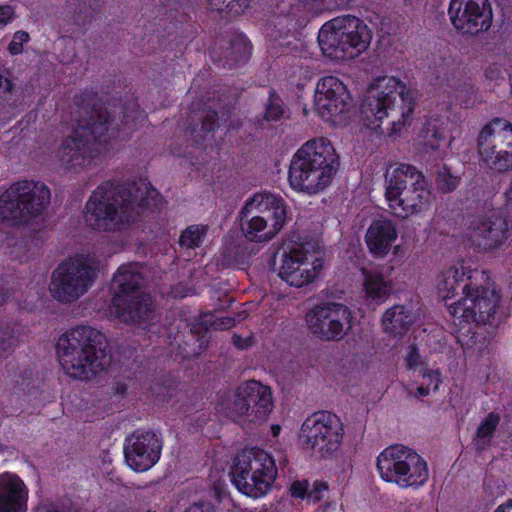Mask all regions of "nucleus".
<instances>
[{
	"instance_id": "f257e3e1",
	"label": "nucleus",
	"mask_w": 512,
	"mask_h": 512,
	"mask_svg": "<svg viewBox=\"0 0 512 512\" xmlns=\"http://www.w3.org/2000/svg\"><path fill=\"white\" fill-rule=\"evenodd\" d=\"M161 202L159 193L145 180L121 189L103 183L89 197L84 220L95 230L118 231L132 223L144 209L159 208Z\"/></svg>"
},
{
	"instance_id": "f03ea898",
	"label": "nucleus",
	"mask_w": 512,
	"mask_h": 512,
	"mask_svg": "<svg viewBox=\"0 0 512 512\" xmlns=\"http://www.w3.org/2000/svg\"><path fill=\"white\" fill-rule=\"evenodd\" d=\"M364 114L371 129L378 130L387 121L389 135L409 126L416 107V92L394 76L376 78L370 85Z\"/></svg>"
},
{
	"instance_id": "7ed1b4c3",
	"label": "nucleus",
	"mask_w": 512,
	"mask_h": 512,
	"mask_svg": "<svg viewBox=\"0 0 512 512\" xmlns=\"http://www.w3.org/2000/svg\"><path fill=\"white\" fill-rule=\"evenodd\" d=\"M56 354L63 371L79 380L91 379L110 362L104 334L87 325L63 333L57 340Z\"/></svg>"
},
{
	"instance_id": "20e7f679",
	"label": "nucleus",
	"mask_w": 512,
	"mask_h": 512,
	"mask_svg": "<svg viewBox=\"0 0 512 512\" xmlns=\"http://www.w3.org/2000/svg\"><path fill=\"white\" fill-rule=\"evenodd\" d=\"M339 167V156L332 142L317 137L305 142L293 155L289 167L292 189L315 195L327 189Z\"/></svg>"
},
{
	"instance_id": "39448f33",
	"label": "nucleus",
	"mask_w": 512,
	"mask_h": 512,
	"mask_svg": "<svg viewBox=\"0 0 512 512\" xmlns=\"http://www.w3.org/2000/svg\"><path fill=\"white\" fill-rule=\"evenodd\" d=\"M385 200L393 215L399 218L428 210L434 200L426 177L409 164L390 165L385 171Z\"/></svg>"
},
{
	"instance_id": "423d86ee",
	"label": "nucleus",
	"mask_w": 512,
	"mask_h": 512,
	"mask_svg": "<svg viewBox=\"0 0 512 512\" xmlns=\"http://www.w3.org/2000/svg\"><path fill=\"white\" fill-rule=\"evenodd\" d=\"M112 136L109 117L99 113L62 141L57 158L65 168L74 171L93 167L109 151Z\"/></svg>"
},
{
	"instance_id": "0eeeda50",
	"label": "nucleus",
	"mask_w": 512,
	"mask_h": 512,
	"mask_svg": "<svg viewBox=\"0 0 512 512\" xmlns=\"http://www.w3.org/2000/svg\"><path fill=\"white\" fill-rule=\"evenodd\" d=\"M372 35L364 20L347 14L326 21L319 29L317 40L326 58L342 63L367 51Z\"/></svg>"
},
{
	"instance_id": "6e6552de",
	"label": "nucleus",
	"mask_w": 512,
	"mask_h": 512,
	"mask_svg": "<svg viewBox=\"0 0 512 512\" xmlns=\"http://www.w3.org/2000/svg\"><path fill=\"white\" fill-rule=\"evenodd\" d=\"M287 220L284 200L271 193H256L240 211V231L248 242L266 243L276 237Z\"/></svg>"
},
{
	"instance_id": "1a4fd4ad",
	"label": "nucleus",
	"mask_w": 512,
	"mask_h": 512,
	"mask_svg": "<svg viewBox=\"0 0 512 512\" xmlns=\"http://www.w3.org/2000/svg\"><path fill=\"white\" fill-rule=\"evenodd\" d=\"M469 279L461 296L447 304V311L459 324L490 323L498 309L500 295L485 271L479 270Z\"/></svg>"
},
{
	"instance_id": "9d476101",
	"label": "nucleus",
	"mask_w": 512,
	"mask_h": 512,
	"mask_svg": "<svg viewBox=\"0 0 512 512\" xmlns=\"http://www.w3.org/2000/svg\"><path fill=\"white\" fill-rule=\"evenodd\" d=\"M141 275L137 264L118 268L111 283L113 299L107 309L110 317L125 323L145 321L152 312L149 295L140 291Z\"/></svg>"
},
{
	"instance_id": "9b49d317",
	"label": "nucleus",
	"mask_w": 512,
	"mask_h": 512,
	"mask_svg": "<svg viewBox=\"0 0 512 512\" xmlns=\"http://www.w3.org/2000/svg\"><path fill=\"white\" fill-rule=\"evenodd\" d=\"M101 260L95 252L79 253L63 261L53 271L49 291L62 303L78 300L91 288Z\"/></svg>"
},
{
	"instance_id": "f8f14e48",
	"label": "nucleus",
	"mask_w": 512,
	"mask_h": 512,
	"mask_svg": "<svg viewBox=\"0 0 512 512\" xmlns=\"http://www.w3.org/2000/svg\"><path fill=\"white\" fill-rule=\"evenodd\" d=\"M231 473L232 482L239 492L258 499L271 489L277 477V467L268 452L251 447L237 454Z\"/></svg>"
},
{
	"instance_id": "ddd939ff",
	"label": "nucleus",
	"mask_w": 512,
	"mask_h": 512,
	"mask_svg": "<svg viewBox=\"0 0 512 512\" xmlns=\"http://www.w3.org/2000/svg\"><path fill=\"white\" fill-rule=\"evenodd\" d=\"M376 468L387 483L399 488H420L429 479L427 462L413 449L404 445H391L378 456Z\"/></svg>"
},
{
	"instance_id": "4468645a",
	"label": "nucleus",
	"mask_w": 512,
	"mask_h": 512,
	"mask_svg": "<svg viewBox=\"0 0 512 512\" xmlns=\"http://www.w3.org/2000/svg\"><path fill=\"white\" fill-rule=\"evenodd\" d=\"M50 190L40 181L20 180L0 195V217L24 222L40 215L50 203Z\"/></svg>"
},
{
	"instance_id": "2eb2a0df",
	"label": "nucleus",
	"mask_w": 512,
	"mask_h": 512,
	"mask_svg": "<svg viewBox=\"0 0 512 512\" xmlns=\"http://www.w3.org/2000/svg\"><path fill=\"white\" fill-rule=\"evenodd\" d=\"M324 265V255L319 248L308 243H295L281 251L278 276L290 286L301 288L317 280Z\"/></svg>"
},
{
	"instance_id": "dca6fc26",
	"label": "nucleus",
	"mask_w": 512,
	"mask_h": 512,
	"mask_svg": "<svg viewBox=\"0 0 512 512\" xmlns=\"http://www.w3.org/2000/svg\"><path fill=\"white\" fill-rule=\"evenodd\" d=\"M353 108V95L343 79L336 75H325L318 79L314 91V109L325 122L333 126L344 125Z\"/></svg>"
},
{
	"instance_id": "f3484780",
	"label": "nucleus",
	"mask_w": 512,
	"mask_h": 512,
	"mask_svg": "<svg viewBox=\"0 0 512 512\" xmlns=\"http://www.w3.org/2000/svg\"><path fill=\"white\" fill-rule=\"evenodd\" d=\"M480 161L490 169L504 172L512 169V124L495 118L486 124L478 137Z\"/></svg>"
},
{
	"instance_id": "a211bd4d",
	"label": "nucleus",
	"mask_w": 512,
	"mask_h": 512,
	"mask_svg": "<svg viewBox=\"0 0 512 512\" xmlns=\"http://www.w3.org/2000/svg\"><path fill=\"white\" fill-rule=\"evenodd\" d=\"M344 436L340 418L330 412H316L302 424L300 440L307 448L322 457H328L339 450Z\"/></svg>"
},
{
	"instance_id": "6ab92c4d",
	"label": "nucleus",
	"mask_w": 512,
	"mask_h": 512,
	"mask_svg": "<svg viewBox=\"0 0 512 512\" xmlns=\"http://www.w3.org/2000/svg\"><path fill=\"white\" fill-rule=\"evenodd\" d=\"M305 321L309 331L322 341H339L352 328L351 309L338 302H325L312 307Z\"/></svg>"
},
{
	"instance_id": "aec40b11",
	"label": "nucleus",
	"mask_w": 512,
	"mask_h": 512,
	"mask_svg": "<svg viewBox=\"0 0 512 512\" xmlns=\"http://www.w3.org/2000/svg\"><path fill=\"white\" fill-rule=\"evenodd\" d=\"M228 408L235 421H263L273 409L271 388L255 380L245 382L237 388Z\"/></svg>"
},
{
	"instance_id": "412c9836",
	"label": "nucleus",
	"mask_w": 512,
	"mask_h": 512,
	"mask_svg": "<svg viewBox=\"0 0 512 512\" xmlns=\"http://www.w3.org/2000/svg\"><path fill=\"white\" fill-rule=\"evenodd\" d=\"M448 15L455 29L469 35L488 30L492 21L488 0H450Z\"/></svg>"
},
{
	"instance_id": "4be33fe9",
	"label": "nucleus",
	"mask_w": 512,
	"mask_h": 512,
	"mask_svg": "<svg viewBox=\"0 0 512 512\" xmlns=\"http://www.w3.org/2000/svg\"><path fill=\"white\" fill-rule=\"evenodd\" d=\"M162 441L152 431L138 430L126 439L124 447L125 460L136 472H145L160 459Z\"/></svg>"
},
{
	"instance_id": "5701e85b",
	"label": "nucleus",
	"mask_w": 512,
	"mask_h": 512,
	"mask_svg": "<svg viewBox=\"0 0 512 512\" xmlns=\"http://www.w3.org/2000/svg\"><path fill=\"white\" fill-rule=\"evenodd\" d=\"M509 234L506 219L499 213L493 212L471 224L468 238L470 243L479 250L494 253L504 246Z\"/></svg>"
},
{
	"instance_id": "b1692460",
	"label": "nucleus",
	"mask_w": 512,
	"mask_h": 512,
	"mask_svg": "<svg viewBox=\"0 0 512 512\" xmlns=\"http://www.w3.org/2000/svg\"><path fill=\"white\" fill-rule=\"evenodd\" d=\"M478 271L479 269L473 268L466 261H459L445 267L435 279V290L438 297L447 306L461 296L464 285L470 281V276Z\"/></svg>"
},
{
	"instance_id": "393cba45",
	"label": "nucleus",
	"mask_w": 512,
	"mask_h": 512,
	"mask_svg": "<svg viewBox=\"0 0 512 512\" xmlns=\"http://www.w3.org/2000/svg\"><path fill=\"white\" fill-rule=\"evenodd\" d=\"M29 488L13 472L0 473V512H27Z\"/></svg>"
},
{
	"instance_id": "a878e982",
	"label": "nucleus",
	"mask_w": 512,
	"mask_h": 512,
	"mask_svg": "<svg viewBox=\"0 0 512 512\" xmlns=\"http://www.w3.org/2000/svg\"><path fill=\"white\" fill-rule=\"evenodd\" d=\"M398 238L396 224L385 218L372 221L365 234V242L370 253L378 259L385 258Z\"/></svg>"
},
{
	"instance_id": "bb28decb",
	"label": "nucleus",
	"mask_w": 512,
	"mask_h": 512,
	"mask_svg": "<svg viewBox=\"0 0 512 512\" xmlns=\"http://www.w3.org/2000/svg\"><path fill=\"white\" fill-rule=\"evenodd\" d=\"M361 271L363 275V293L366 300L376 305L386 302L393 289L392 280L376 270L363 268Z\"/></svg>"
},
{
	"instance_id": "cd10ccee",
	"label": "nucleus",
	"mask_w": 512,
	"mask_h": 512,
	"mask_svg": "<svg viewBox=\"0 0 512 512\" xmlns=\"http://www.w3.org/2000/svg\"><path fill=\"white\" fill-rule=\"evenodd\" d=\"M417 318L418 315L405 306L394 305L383 313L381 326L385 333L401 335L416 322Z\"/></svg>"
},
{
	"instance_id": "c85d7f7f",
	"label": "nucleus",
	"mask_w": 512,
	"mask_h": 512,
	"mask_svg": "<svg viewBox=\"0 0 512 512\" xmlns=\"http://www.w3.org/2000/svg\"><path fill=\"white\" fill-rule=\"evenodd\" d=\"M251 55V44L243 34L235 35L226 50L224 66L233 68L248 61Z\"/></svg>"
},
{
	"instance_id": "c756f323",
	"label": "nucleus",
	"mask_w": 512,
	"mask_h": 512,
	"mask_svg": "<svg viewBox=\"0 0 512 512\" xmlns=\"http://www.w3.org/2000/svg\"><path fill=\"white\" fill-rule=\"evenodd\" d=\"M418 377L423 379V382L417 387L414 396L417 398H424L430 394L431 391H436L442 382L441 373L439 369L421 368L417 374Z\"/></svg>"
},
{
	"instance_id": "7c9ffc66",
	"label": "nucleus",
	"mask_w": 512,
	"mask_h": 512,
	"mask_svg": "<svg viewBox=\"0 0 512 512\" xmlns=\"http://www.w3.org/2000/svg\"><path fill=\"white\" fill-rule=\"evenodd\" d=\"M19 344V334L15 326L0 323V362L7 359Z\"/></svg>"
},
{
	"instance_id": "2f4dec72",
	"label": "nucleus",
	"mask_w": 512,
	"mask_h": 512,
	"mask_svg": "<svg viewBox=\"0 0 512 512\" xmlns=\"http://www.w3.org/2000/svg\"><path fill=\"white\" fill-rule=\"evenodd\" d=\"M500 415L491 412L479 424L475 436L476 445L483 448L488 445L494 435V432L499 425Z\"/></svg>"
},
{
	"instance_id": "473e14b6",
	"label": "nucleus",
	"mask_w": 512,
	"mask_h": 512,
	"mask_svg": "<svg viewBox=\"0 0 512 512\" xmlns=\"http://www.w3.org/2000/svg\"><path fill=\"white\" fill-rule=\"evenodd\" d=\"M208 227L202 224L188 226L181 234L179 243L185 248L199 247L204 241Z\"/></svg>"
},
{
	"instance_id": "72a5a7b5",
	"label": "nucleus",
	"mask_w": 512,
	"mask_h": 512,
	"mask_svg": "<svg viewBox=\"0 0 512 512\" xmlns=\"http://www.w3.org/2000/svg\"><path fill=\"white\" fill-rule=\"evenodd\" d=\"M213 10L226 12L230 16L244 13L250 6V0H208Z\"/></svg>"
},
{
	"instance_id": "f704fd0d",
	"label": "nucleus",
	"mask_w": 512,
	"mask_h": 512,
	"mask_svg": "<svg viewBox=\"0 0 512 512\" xmlns=\"http://www.w3.org/2000/svg\"><path fill=\"white\" fill-rule=\"evenodd\" d=\"M449 145V142L438 131H434L424 142L425 152L434 153L439 158L444 157Z\"/></svg>"
},
{
	"instance_id": "c9c22d12",
	"label": "nucleus",
	"mask_w": 512,
	"mask_h": 512,
	"mask_svg": "<svg viewBox=\"0 0 512 512\" xmlns=\"http://www.w3.org/2000/svg\"><path fill=\"white\" fill-rule=\"evenodd\" d=\"M459 179L453 176L450 171L443 167L437 172L436 185L438 189L444 193H448L456 189Z\"/></svg>"
},
{
	"instance_id": "e433bc0d",
	"label": "nucleus",
	"mask_w": 512,
	"mask_h": 512,
	"mask_svg": "<svg viewBox=\"0 0 512 512\" xmlns=\"http://www.w3.org/2000/svg\"><path fill=\"white\" fill-rule=\"evenodd\" d=\"M404 361L406 368L416 374L420 372L421 368L428 366L415 345L408 347Z\"/></svg>"
},
{
	"instance_id": "4c0bfd02",
	"label": "nucleus",
	"mask_w": 512,
	"mask_h": 512,
	"mask_svg": "<svg viewBox=\"0 0 512 512\" xmlns=\"http://www.w3.org/2000/svg\"><path fill=\"white\" fill-rule=\"evenodd\" d=\"M283 114V107L280 99L271 96L265 108V118L268 121L278 120Z\"/></svg>"
},
{
	"instance_id": "58836bf2",
	"label": "nucleus",
	"mask_w": 512,
	"mask_h": 512,
	"mask_svg": "<svg viewBox=\"0 0 512 512\" xmlns=\"http://www.w3.org/2000/svg\"><path fill=\"white\" fill-rule=\"evenodd\" d=\"M28 40H29V35L27 32L17 31L14 34L13 39L8 46V51L12 55L20 54L23 51V44L28 42Z\"/></svg>"
},
{
	"instance_id": "ea45409f",
	"label": "nucleus",
	"mask_w": 512,
	"mask_h": 512,
	"mask_svg": "<svg viewBox=\"0 0 512 512\" xmlns=\"http://www.w3.org/2000/svg\"><path fill=\"white\" fill-rule=\"evenodd\" d=\"M328 490V484L324 481H315L307 493V499L318 502L324 497V493Z\"/></svg>"
},
{
	"instance_id": "a19ab883",
	"label": "nucleus",
	"mask_w": 512,
	"mask_h": 512,
	"mask_svg": "<svg viewBox=\"0 0 512 512\" xmlns=\"http://www.w3.org/2000/svg\"><path fill=\"white\" fill-rule=\"evenodd\" d=\"M15 18V9L11 5H0V27L11 23Z\"/></svg>"
},
{
	"instance_id": "79ce46f5",
	"label": "nucleus",
	"mask_w": 512,
	"mask_h": 512,
	"mask_svg": "<svg viewBox=\"0 0 512 512\" xmlns=\"http://www.w3.org/2000/svg\"><path fill=\"white\" fill-rule=\"evenodd\" d=\"M290 491L295 498H307L309 484L307 481H296L291 485Z\"/></svg>"
},
{
	"instance_id": "37998d69",
	"label": "nucleus",
	"mask_w": 512,
	"mask_h": 512,
	"mask_svg": "<svg viewBox=\"0 0 512 512\" xmlns=\"http://www.w3.org/2000/svg\"><path fill=\"white\" fill-rule=\"evenodd\" d=\"M215 112L209 111L203 117L202 129L206 132H210L215 128Z\"/></svg>"
},
{
	"instance_id": "c03bdc74",
	"label": "nucleus",
	"mask_w": 512,
	"mask_h": 512,
	"mask_svg": "<svg viewBox=\"0 0 512 512\" xmlns=\"http://www.w3.org/2000/svg\"><path fill=\"white\" fill-rule=\"evenodd\" d=\"M186 512H213V509L208 503H194Z\"/></svg>"
},
{
	"instance_id": "a18cd8bd",
	"label": "nucleus",
	"mask_w": 512,
	"mask_h": 512,
	"mask_svg": "<svg viewBox=\"0 0 512 512\" xmlns=\"http://www.w3.org/2000/svg\"><path fill=\"white\" fill-rule=\"evenodd\" d=\"M11 86V81L0 74V95L10 91Z\"/></svg>"
},
{
	"instance_id": "49530a36",
	"label": "nucleus",
	"mask_w": 512,
	"mask_h": 512,
	"mask_svg": "<svg viewBox=\"0 0 512 512\" xmlns=\"http://www.w3.org/2000/svg\"><path fill=\"white\" fill-rule=\"evenodd\" d=\"M330 8H342L348 5L352 0H327Z\"/></svg>"
},
{
	"instance_id": "de8ad7c7",
	"label": "nucleus",
	"mask_w": 512,
	"mask_h": 512,
	"mask_svg": "<svg viewBox=\"0 0 512 512\" xmlns=\"http://www.w3.org/2000/svg\"><path fill=\"white\" fill-rule=\"evenodd\" d=\"M494 512H512V499L505 501L500 504Z\"/></svg>"
},
{
	"instance_id": "09e8293b",
	"label": "nucleus",
	"mask_w": 512,
	"mask_h": 512,
	"mask_svg": "<svg viewBox=\"0 0 512 512\" xmlns=\"http://www.w3.org/2000/svg\"><path fill=\"white\" fill-rule=\"evenodd\" d=\"M233 342L238 348H241V349L247 347V345H248L247 340H242L241 337H239L237 335L233 336Z\"/></svg>"
},
{
	"instance_id": "8fccbe9b",
	"label": "nucleus",
	"mask_w": 512,
	"mask_h": 512,
	"mask_svg": "<svg viewBox=\"0 0 512 512\" xmlns=\"http://www.w3.org/2000/svg\"><path fill=\"white\" fill-rule=\"evenodd\" d=\"M505 198L508 203H512V183L505 191Z\"/></svg>"
},
{
	"instance_id": "3c124183",
	"label": "nucleus",
	"mask_w": 512,
	"mask_h": 512,
	"mask_svg": "<svg viewBox=\"0 0 512 512\" xmlns=\"http://www.w3.org/2000/svg\"><path fill=\"white\" fill-rule=\"evenodd\" d=\"M271 431L273 436H277L281 431V427L279 425H272Z\"/></svg>"
},
{
	"instance_id": "603ef678",
	"label": "nucleus",
	"mask_w": 512,
	"mask_h": 512,
	"mask_svg": "<svg viewBox=\"0 0 512 512\" xmlns=\"http://www.w3.org/2000/svg\"><path fill=\"white\" fill-rule=\"evenodd\" d=\"M486 76L493 79L494 78V75H493V70L491 68H489L487 71H486Z\"/></svg>"
},
{
	"instance_id": "864d4df0",
	"label": "nucleus",
	"mask_w": 512,
	"mask_h": 512,
	"mask_svg": "<svg viewBox=\"0 0 512 512\" xmlns=\"http://www.w3.org/2000/svg\"><path fill=\"white\" fill-rule=\"evenodd\" d=\"M4 298L3 296L0 294V304L3 302Z\"/></svg>"
},
{
	"instance_id": "5fc2aeb1",
	"label": "nucleus",
	"mask_w": 512,
	"mask_h": 512,
	"mask_svg": "<svg viewBox=\"0 0 512 512\" xmlns=\"http://www.w3.org/2000/svg\"><path fill=\"white\" fill-rule=\"evenodd\" d=\"M148 512H150V511H148Z\"/></svg>"
}]
</instances>
